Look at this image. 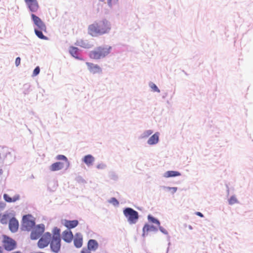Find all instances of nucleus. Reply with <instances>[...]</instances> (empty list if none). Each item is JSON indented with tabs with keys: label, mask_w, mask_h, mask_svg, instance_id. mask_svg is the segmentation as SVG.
Masks as SVG:
<instances>
[{
	"label": "nucleus",
	"mask_w": 253,
	"mask_h": 253,
	"mask_svg": "<svg viewBox=\"0 0 253 253\" xmlns=\"http://www.w3.org/2000/svg\"><path fill=\"white\" fill-rule=\"evenodd\" d=\"M63 239L67 243H70L73 238V235L71 231L67 230L62 233Z\"/></svg>",
	"instance_id": "nucleus-13"
},
{
	"label": "nucleus",
	"mask_w": 253,
	"mask_h": 253,
	"mask_svg": "<svg viewBox=\"0 0 253 253\" xmlns=\"http://www.w3.org/2000/svg\"><path fill=\"white\" fill-rule=\"evenodd\" d=\"M150 87L151 88V89L155 92H160V91L159 90V89L158 88V87L156 86V85L155 84H154V83H150Z\"/></svg>",
	"instance_id": "nucleus-30"
},
{
	"label": "nucleus",
	"mask_w": 253,
	"mask_h": 253,
	"mask_svg": "<svg viewBox=\"0 0 253 253\" xmlns=\"http://www.w3.org/2000/svg\"><path fill=\"white\" fill-rule=\"evenodd\" d=\"M160 229L161 230V231H162L163 232L165 233V232L163 231V229L162 227H160Z\"/></svg>",
	"instance_id": "nucleus-41"
},
{
	"label": "nucleus",
	"mask_w": 253,
	"mask_h": 253,
	"mask_svg": "<svg viewBox=\"0 0 253 253\" xmlns=\"http://www.w3.org/2000/svg\"><path fill=\"white\" fill-rule=\"evenodd\" d=\"M50 247L53 252L55 253L59 252L61 248V239L58 233L53 235L52 237H51Z\"/></svg>",
	"instance_id": "nucleus-5"
},
{
	"label": "nucleus",
	"mask_w": 253,
	"mask_h": 253,
	"mask_svg": "<svg viewBox=\"0 0 253 253\" xmlns=\"http://www.w3.org/2000/svg\"><path fill=\"white\" fill-rule=\"evenodd\" d=\"M86 65L87 66L89 72L92 74L100 73L102 72L101 68L97 64H94L92 63L86 62Z\"/></svg>",
	"instance_id": "nucleus-11"
},
{
	"label": "nucleus",
	"mask_w": 253,
	"mask_h": 253,
	"mask_svg": "<svg viewBox=\"0 0 253 253\" xmlns=\"http://www.w3.org/2000/svg\"><path fill=\"white\" fill-rule=\"evenodd\" d=\"M12 253H22V252H21L20 251H16Z\"/></svg>",
	"instance_id": "nucleus-40"
},
{
	"label": "nucleus",
	"mask_w": 253,
	"mask_h": 253,
	"mask_svg": "<svg viewBox=\"0 0 253 253\" xmlns=\"http://www.w3.org/2000/svg\"><path fill=\"white\" fill-rule=\"evenodd\" d=\"M57 159L59 160H64L65 161L66 166L68 168L69 166V162L67 158L64 155H59L57 156Z\"/></svg>",
	"instance_id": "nucleus-25"
},
{
	"label": "nucleus",
	"mask_w": 253,
	"mask_h": 253,
	"mask_svg": "<svg viewBox=\"0 0 253 253\" xmlns=\"http://www.w3.org/2000/svg\"><path fill=\"white\" fill-rule=\"evenodd\" d=\"M19 227V223L18 220L15 218L12 217L9 221V228L12 232H15L18 230Z\"/></svg>",
	"instance_id": "nucleus-12"
},
{
	"label": "nucleus",
	"mask_w": 253,
	"mask_h": 253,
	"mask_svg": "<svg viewBox=\"0 0 253 253\" xmlns=\"http://www.w3.org/2000/svg\"><path fill=\"white\" fill-rule=\"evenodd\" d=\"M64 168V163L62 162H56L50 166L51 171H57L62 169Z\"/></svg>",
	"instance_id": "nucleus-16"
},
{
	"label": "nucleus",
	"mask_w": 253,
	"mask_h": 253,
	"mask_svg": "<svg viewBox=\"0 0 253 253\" xmlns=\"http://www.w3.org/2000/svg\"><path fill=\"white\" fill-rule=\"evenodd\" d=\"M0 253H4L2 248L0 246Z\"/></svg>",
	"instance_id": "nucleus-39"
},
{
	"label": "nucleus",
	"mask_w": 253,
	"mask_h": 253,
	"mask_svg": "<svg viewBox=\"0 0 253 253\" xmlns=\"http://www.w3.org/2000/svg\"><path fill=\"white\" fill-rule=\"evenodd\" d=\"M44 231V225L43 224L38 225L35 227L31 232V238L32 240L38 239Z\"/></svg>",
	"instance_id": "nucleus-8"
},
{
	"label": "nucleus",
	"mask_w": 253,
	"mask_h": 253,
	"mask_svg": "<svg viewBox=\"0 0 253 253\" xmlns=\"http://www.w3.org/2000/svg\"><path fill=\"white\" fill-rule=\"evenodd\" d=\"M3 198L4 200L7 202H15L19 199V196L17 195L14 196L13 198H11L7 194H4L3 195Z\"/></svg>",
	"instance_id": "nucleus-21"
},
{
	"label": "nucleus",
	"mask_w": 253,
	"mask_h": 253,
	"mask_svg": "<svg viewBox=\"0 0 253 253\" xmlns=\"http://www.w3.org/2000/svg\"><path fill=\"white\" fill-rule=\"evenodd\" d=\"M181 175L180 173L177 171H167L164 173V177L166 178H169L170 177H175L180 176Z\"/></svg>",
	"instance_id": "nucleus-20"
},
{
	"label": "nucleus",
	"mask_w": 253,
	"mask_h": 253,
	"mask_svg": "<svg viewBox=\"0 0 253 253\" xmlns=\"http://www.w3.org/2000/svg\"><path fill=\"white\" fill-rule=\"evenodd\" d=\"M144 230H146L147 231H155L157 229L153 225L145 224L143 227V231Z\"/></svg>",
	"instance_id": "nucleus-27"
},
{
	"label": "nucleus",
	"mask_w": 253,
	"mask_h": 253,
	"mask_svg": "<svg viewBox=\"0 0 253 253\" xmlns=\"http://www.w3.org/2000/svg\"><path fill=\"white\" fill-rule=\"evenodd\" d=\"M80 45L85 48H89L92 46L87 41H82L79 43Z\"/></svg>",
	"instance_id": "nucleus-24"
},
{
	"label": "nucleus",
	"mask_w": 253,
	"mask_h": 253,
	"mask_svg": "<svg viewBox=\"0 0 253 253\" xmlns=\"http://www.w3.org/2000/svg\"><path fill=\"white\" fill-rule=\"evenodd\" d=\"M70 54L74 57L78 58V48L76 47H71L69 49Z\"/></svg>",
	"instance_id": "nucleus-23"
},
{
	"label": "nucleus",
	"mask_w": 253,
	"mask_h": 253,
	"mask_svg": "<svg viewBox=\"0 0 253 253\" xmlns=\"http://www.w3.org/2000/svg\"><path fill=\"white\" fill-rule=\"evenodd\" d=\"M109 203L112 204L114 206H118L119 204V202L115 198H112L109 200Z\"/></svg>",
	"instance_id": "nucleus-31"
},
{
	"label": "nucleus",
	"mask_w": 253,
	"mask_h": 253,
	"mask_svg": "<svg viewBox=\"0 0 253 253\" xmlns=\"http://www.w3.org/2000/svg\"><path fill=\"white\" fill-rule=\"evenodd\" d=\"M53 231H54L53 235L58 233L59 236H60V230L59 229L57 228V227H55L54 228Z\"/></svg>",
	"instance_id": "nucleus-34"
},
{
	"label": "nucleus",
	"mask_w": 253,
	"mask_h": 253,
	"mask_svg": "<svg viewBox=\"0 0 253 253\" xmlns=\"http://www.w3.org/2000/svg\"><path fill=\"white\" fill-rule=\"evenodd\" d=\"M168 189H169L170 190H171L173 193H175L177 191L176 187H168Z\"/></svg>",
	"instance_id": "nucleus-37"
},
{
	"label": "nucleus",
	"mask_w": 253,
	"mask_h": 253,
	"mask_svg": "<svg viewBox=\"0 0 253 253\" xmlns=\"http://www.w3.org/2000/svg\"><path fill=\"white\" fill-rule=\"evenodd\" d=\"M94 160V158L91 155H86L83 159L84 162L88 166L92 165Z\"/></svg>",
	"instance_id": "nucleus-18"
},
{
	"label": "nucleus",
	"mask_w": 253,
	"mask_h": 253,
	"mask_svg": "<svg viewBox=\"0 0 253 253\" xmlns=\"http://www.w3.org/2000/svg\"><path fill=\"white\" fill-rule=\"evenodd\" d=\"M31 17L34 23L37 27V29H35L36 35L41 39L47 40V37L42 34V32H46V27L45 24L40 17L34 14H31Z\"/></svg>",
	"instance_id": "nucleus-2"
},
{
	"label": "nucleus",
	"mask_w": 253,
	"mask_h": 253,
	"mask_svg": "<svg viewBox=\"0 0 253 253\" xmlns=\"http://www.w3.org/2000/svg\"><path fill=\"white\" fill-rule=\"evenodd\" d=\"M196 214L201 217H203L204 216L203 214L201 212L199 211L196 212Z\"/></svg>",
	"instance_id": "nucleus-38"
},
{
	"label": "nucleus",
	"mask_w": 253,
	"mask_h": 253,
	"mask_svg": "<svg viewBox=\"0 0 253 253\" xmlns=\"http://www.w3.org/2000/svg\"><path fill=\"white\" fill-rule=\"evenodd\" d=\"M111 49V47L110 46H98L94 50L91 51L89 56L91 59H99L108 55Z\"/></svg>",
	"instance_id": "nucleus-3"
},
{
	"label": "nucleus",
	"mask_w": 253,
	"mask_h": 253,
	"mask_svg": "<svg viewBox=\"0 0 253 253\" xmlns=\"http://www.w3.org/2000/svg\"><path fill=\"white\" fill-rule=\"evenodd\" d=\"M105 165L103 164H100L97 166V168L98 169H103L105 168Z\"/></svg>",
	"instance_id": "nucleus-36"
},
{
	"label": "nucleus",
	"mask_w": 253,
	"mask_h": 253,
	"mask_svg": "<svg viewBox=\"0 0 253 253\" xmlns=\"http://www.w3.org/2000/svg\"><path fill=\"white\" fill-rule=\"evenodd\" d=\"M148 219L149 221L152 223H155L157 224L158 226H160V223L159 220L155 219L153 217L151 216V215L148 216Z\"/></svg>",
	"instance_id": "nucleus-28"
},
{
	"label": "nucleus",
	"mask_w": 253,
	"mask_h": 253,
	"mask_svg": "<svg viewBox=\"0 0 253 253\" xmlns=\"http://www.w3.org/2000/svg\"><path fill=\"white\" fill-rule=\"evenodd\" d=\"M99 0L101 1L106 2L107 3V4H108V5L110 7H111L113 5L116 4L118 1V0Z\"/></svg>",
	"instance_id": "nucleus-26"
},
{
	"label": "nucleus",
	"mask_w": 253,
	"mask_h": 253,
	"mask_svg": "<svg viewBox=\"0 0 253 253\" xmlns=\"http://www.w3.org/2000/svg\"><path fill=\"white\" fill-rule=\"evenodd\" d=\"M238 203V200L236 197L232 196L229 200V204L230 205H233Z\"/></svg>",
	"instance_id": "nucleus-29"
},
{
	"label": "nucleus",
	"mask_w": 253,
	"mask_h": 253,
	"mask_svg": "<svg viewBox=\"0 0 253 253\" xmlns=\"http://www.w3.org/2000/svg\"><path fill=\"white\" fill-rule=\"evenodd\" d=\"M2 238L3 247L5 251L10 252L17 248V243L14 239L5 235H2Z\"/></svg>",
	"instance_id": "nucleus-4"
},
{
	"label": "nucleus",
	"mask_w": 253,
	"mask_h": 253,
	"mask_svg": "<svg viewBox=\"0 0 253 253\" xmlns=\"http://www.w3.org/2000/svg\"><path fill=\"white\" fill-rule=\"evenodd\" d=\"M10 217L8 214H4L1 215L0 214V222L2 224H7L8 221H9Z\"/></svg>",
	"instance_id": "nucleus-22"
},
{
	"label": "nucleus",
	"mask_w": 253,
	"mask_h": 253,
	"mask_svg": "<svg viewBox=\"0 0 253 253\" xmlns=\"http://www.w3.org/2000/svg\"><path fill=\"white\" fill-rule=\"evenodd\" d=\"M124 214L127 218L130 224L135 223L138 218L137 212L130 208H127L124 210Z\"/></svg>",
	"instance_id": "nucleus-6"
},
{
	"label": "nucleus",
	"mask_w": 253,
	"mask_h": 253,
	"mask_svg": "<svg viewBox=\"0 0 253 253\" xmlns=\"http://www.w3.org/2000/svg\"><path fill=\"white\" fill-rule=\"evenodd\" d=\"M21 62V59L20 57H17L15 60V65L16 66H18Z\"/></svg>",
	"instance_id": "nucleus-33"
},
{
	"label": "nucleus",
	"mask_w": 253,
	"mask_h": 253,
	"mask_svg": "<svg viewBox=\"0 0 253 253\" xmlns=\"http://www.w3.org/2000/svg\"><path fill=\"white\" fill-rule=\"evenodd\" d=\"M90 251H91L87 248H83L81 251V253H91Z\"/></svg>",
	"instance_id": "nucleus-35"
},
{
	"label": "nucleus",
	"mask_w": 253,
	"mask_h": 253,
	"mask_svg": "<svg viewBox=\"0 0 253 253\" xmlns=\"http://www.w3.org/2000/svg\"><path fill=\"white\" fill-rule=\"evenodd\" d=\"M30 10L33 12L38 11L39 5L37 0H24Z\"/></svg>",
	"instance_id": "nucleus-10"
},
{
	"label": "nucleus",
	"mask_w": 253,
	"mask_h": 253,
	"mask_svg": "<svg viewBox=\"0 0 253 253\" xmlns=\"http://www.w3.org/2000/svg\"><path fill=\"white\" fill-rule=\"evenodd\" d=\"M2 173V171H1V170H0V174H1Z\"/></svg>",
	"instance_id": "nucleus-42"
},
{
	"label": "nucleus",
	"mask_w": 253,
	"mask_h": 253,
	"mask_svg": "<svg viewBox=\"0 0 253 253\" xmlns=\"http://www.w3.org/2000/svg\"><path fill=\"white\" fill-rule=\"evenodd\" d=\"M189 228L191 229H192V227L191 226H190Z\"/></svg>",
	"instance_id": "nucleus-43"
},
{
	"label": "nucleus",
	"mask_w": 253,
	"mask_h": 253,
	"mask_svg": "<svg viewBox=\"0 0 253 253\" xmlns=\"http://www.w3.org/2000/svg\"><path fill=\"white\" fill-rule=\"evenodd\" d=\"M110 29V24L105 20L90 25L88 27V33L92 37H97L107 33Z\"/></svg>",
	"instance_id": "nucleus-1"
},
{
	"label": "nucleus",
	"mask_w": 253,
	"mask_h": 253,
	"mask_svg": "<svg viewBox=\"0 0 253 253\" xmlns=\"http://www.w3.org/2000/svg\"><path fill=\"white\" fill-rule=\"evenodd\" d=\"M74 243L77 248H79L82 246L83 238L82 235L80 234H76V237L74 240Z\"/></svg>",
	"instance_id": "nucleus-17"
},
{
	"label": "nucleus",
	"mask_w": 253,
	"mask_h": 253,
	"mask_svg": "<svg viewBox=\"0 0 253 253\" xmlns=\"http://www.w3.org/2000/svg\"><path fill=\"white\" fill-rule=\"evenodd\" d=\"M79 224L77 220H64L63 224L68 229H70L76 227Z\"/></svg>",
	"instance_id": "nucleus-14"
},
{
	"label": "nucleus",
	"mask_w": 253,
	"mask_h": 253,
	"mask_svg": "<svg viewBox=\"0 0 253 253\" xmlns=\"http://www.w3.org/2000/svg\"><path fill=\"white\" fill-rule=\"evenodd\" d=\"M40 71V69L39 67H37L34 69V70L33 71V75L34 76H36L38 75L39 74Z\"/></svg>",
	"instance_id": "nucleus-32"
},
{
	"label": "nucleus",
	"mask_w": 253,
	"mask_h": 253,
	"mask_svg": "<svg viewBox=\"0 0 253 253\" xmlns=\"http://www.w3.org/2000/svg\"><path fill=\"white\" fill-rule=\"evenodd\" d=\"M159 138V133L157 132L151 136L148 140L149 145H154L158 143Z\"/></svg>",
	"instance_id": "nucleus-19"
},
{
	"label": "nucleus",
	"mask_w": 253,
	"mask_h": 253,
	"mask_svg": "<svg viewBox=\"0 0 253 253\" xmlns=\"http://www.w3.org/2000/svg\"><path fill=\"white\" fill-rule=\"evenodd\" d=\"M98 248L97 242L93 239L89 240L87 243V249L90 251H95Z\"/></svg>",
	"instance_id": "nucleus-15"
},
{
	"label": "nucleus",
	"mask_w": 253,
	"mask_h": 253,
	"mask_svg": "<svg viewBox=\"0 0 253 253\" xmlns=\"http://www.w3.org/2000/svg\"><path fill=\"white\" fill-rule=\"evenodd\" d=\"M35 225V221L31 215H26L23 217L22 227L24 230L30 231Z\"/></svg>",
	"instance_id": "nucleus-7"
},
{
	"label": "nucleus",
	"mask_w": 253,
	"mask_h": 253,
	"mask_svg": "<svg viewBox=\"0 0 253 253\" xmlns=\"http://www.w3.org/2000/svg\"><path fill=\"white\" fill-rule=\"evenodd\" d=\"M51 235L49 232L45 233L43 236L39 240L38 246L40 249L46 247L50 243Z\"/></svg>",
	"instance_id": "nucleus-9"
}]
</instances>
